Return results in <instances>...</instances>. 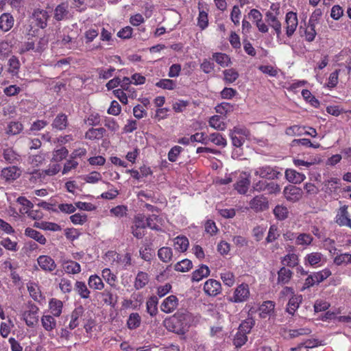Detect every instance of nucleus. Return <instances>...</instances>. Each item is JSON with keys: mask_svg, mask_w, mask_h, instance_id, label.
I'll list each match as a JSON object with an SVG mask.
<instances>
[{"mask_svg": "<svg viewBox=\"0 0 351 351\" xmlns=\"http://www.w3.org/2000/svg\"><path fill=\"white\" fill-rule=\"evenodd\" d=\"M250 296L249 285L246 283H242L237 286L231 297L228 300L234 303H241L248 300Z\"/></svg>", "mask_w": 351, "mask_h": 351, "instance_id": "obj_1", "label": "nucleus"}, {"mask_svg": "<svg viewBox=\"0 0 351 351\" xmlns=\"http://www.w3.org/2000/svg\"><path fill=\"white\" fill-rule=\"evenodd\" d=\"M254 173L256 176L268 180L277 179L281 175V173L278 171L276 167H272L269 165L255 168Z\"/></svg>", "mask_w": 351, "mask_h": 351, "instance_id": "obj_2", "label": "nucleus"}, {"mask_svg": "<svg viewBox=\"0 0 351 351\" xmlns=\"http://www.w3.org/2000/svg\"><path fill=\"white\" fill-rule=\"evenodd\" d=\"M38 311L39 308L34 304L29 306L28 310L23 313V318L27 326L34 327L38 322Z\"/></svg>", "mask_w": 351, "mask_h": 351, "instance_id": "obj_3", "label": "nucleus"}, {"mask_svg": "<svg viewBox=\"0 0 351 351\" xmlns=\"http://www.w3.org/2000/svg\"><path fill=\"white\" fill-rule=\"evenodd\" d=\"M283 193L288 201L295 202L302 198L303 192L300 188L289 185L284 189Z\"/></svg>", "mask_w": 351, "mask_h": 351, "instance_id": "obj_4", "label": "nucleus"}, {"mask_svg": "<svg viewBox=\"0 0 351 351\" xmlns=\"http://www.w3.org/2000/svg\"><path fill=\"white\" fill-rule=\"evenodd\" d=\"M204 291L207 295L216 296L221 292V283L216 280L208 279L204 285Z\"/></svg>", "mask_w": 351, "mask_h": 351, "instance_id": "obj_5", "label": "nucleus"}, {"mask_svg": "<svg viewBox=\"0 0 351 351\" xmlns=\"http://www.w3.org/2000/svg\"><path fill=\"white\" fill-rule=\"evenodd\" d=\"M286 34L288 37H291L295 32L298 25V17L296 13L289 12L286 14Z\"/></svg>", "mask_w": 351, "mask_h": 351, "instance_id": "obj_6", "label": "nucleus"}, {"mask_svg": "<svg viewBox=\"0 0 351 351\" xmlns=\"http://www.w3.org/2000/svg\"><path fill=\"white\" fill-rule=\"evenodd\" d=\"M250 184V174L243 172L240 174L239 180L235 184L234 188L240 194H245L249 189Z\"/></svg>", "mask_w": 351, "mask_h": 351, "instance_id": "obj_7", "label": "nucleus"}, {"mask_svg": "<svg viewBox=\"0 0 351 351\" xmlns=\"http://www.w3.org/2000/svg\"><path fill=\"white\" fill-rule=\"evenodd\" d=\"M37 262L40 267L45 271L51 272L56 267L54 260L47 255L39 256L37 258Z\"/></svg>", "mask_w": 351, "mask_h": 351, "instance_id": "obj_8", "label": "nucleus"}, {"mask_svg": "<svg viewBox=\"0 0 351 351\" xmlns=\"http://www.w3.org/2000/svg\"><path fill=\"white\" fill-rule=\"evenodd\" d=\"M178 305V300L176 295H171L165 298L160 305L162 311L166 313H172Z\"/></svg>", "mask_w": 351, "mask_h": 351, "instance_id": "obj_9", "label": "nucleus"}, {"mask_svg": "<svg viewBox=\"0 0 351 351\" xmlns=\"http://www.w3.org/2000/svg\"><path fill=\"white\" fill-rule=\"evenodd\" d=\"M49 15L46 10L37 9L33 13V19L39 27L44 29L47 27Z\"/></svg>", "mask_w": 351, "mask_h": 351, "instance_id": "obj_10", "label": "nucleus"}, {"mask_svg": "<svg viewBox=\"0 0 351 351\" xmlns=\"http://www.w3.org/2000/svg\"><path fill=\"white\" fill-rule=\"evenodd\" d=\"M163 323L165 326L169 331H172L178 334H184L186 330V329L184 327H181L178 325L179 319L176 316H173L169 319H165Z\"/></svg>", "mask_w": 351, "mask_h": 351, "instance_id": "obj_11", "label": "nucleus"}, {"mask_svg": "<svg viewBox=\"0 0 351 351\" xmlns=\"http://www.w3.org/2000/svg\"><path fill=\"white\" fill-rule=\"evenodd\" d=\"M21 171L16 166L4 168L1 171V176L5 181L16 180L21 176Z\"/></svg>", "mask_w": 351, "mask_h": 351, "instance_id": "obj_12", "label": "nucleus"}, {"mask_svg": "<svg viewBox=\"0 0 351 351\" xmlns=\"http://www.w3.org/2000/svg\"><path fill=\"white\" fill-rule=\"evenodd\" d=\"M14 19L10 13H3L0 16V30L3 32L10 31L14 26Z\"/></svg>", "mask_w": 351, "mask_h": 351, "instance_id": "obj_13", "label": "nucleus"}, {"mask_svg": "<svg viewBox=\"0 0 351 351\" xmlns=\"http://www.w3.org/2000/svg\"><path fill=\"white\" fill-rule=\"evenodd\" d=\"M304 261L311 266L322 265L326 262V258L321 252H314L308 254L305 256Z\"/></svg>", "mask_w": 351, "mask_h": 351, "instance_id": "obj_14", "label": "nucleus"}, {"mask_svg": "<svg viewBox=\"0 0 351 351\" xmlns=\"http://www.w3.org/2000/svg\"><path fill=\"white\" fill-rule=\"evenodd\" d=\"M62 267L64 271L68 274H77L81 272L80 265L72 260H66L62 261Z\"/></svg>", "mask_w": 351, "mask_h": 351, "instance_id": "obj_15", "label": "nucleus"}, {"mask_svg": "<svg viewBox=\"0 0 351 351\" xmlns=\"http://www.w3.org/2000/svg\"><path fill=\"white\" fill-rule=\"evenodd\" d=\"M285 178L289 182L300 184L306 179V176L294 169H288L285 171Z\"/></svg>", "mask_w": 351, "mask_h": 351, "instance_id": "obj_16", "label": "nucleus"}, {"mask_svg": "<svg viewBox=\"0 0 351 351\" xmlns=\"http://www.w3.org/2000/svg\"><path fill=\"white\" fill-rule=\"evenodd\" d=\"M250 206L256 211L266 210L268 208V202L263 196H256L250 202Z\"/></svg>", "mask_w": 351, "mask_h": 351, "instance_id": "obj_17", "label": "nucleus"}, {"mask_svg": "<svg viewBox=\"0 0 351 351\" xmlns=\"http://www.w3.org/2000/svg\"><path fill=\"white\" fill-rule=\"evenodd\" d=\"M347 209L346 206L340 208L339 213L337 215L336 221L340 226H346L351 228V219Z\"/></svg>", "mask_w": 351, "mask_h": 351, "instance_id": "obj_18", "label": "nucleus"}, {"mask_svg": "<svg viewBox=\"0 0 351 351\" xmlns=\"http://www.w3.org/2000/svg\"><path fill=\"white\" fill-rule=\"evenodd\" d=\"M275 303L267 300L264 302L258 308L259 315L261 318H266L271 316L274 311Z\"/></svg>", "mask_w": 351, "mask_h": 351, "instance_id": "obj_19", "label": "nucleus"}, {"mask_svg": "<svg viewBox=\"0 0 351 351\" xmlns=\"http://www.w3.org/2000/svg\"><path fill=\"white\" fill-rule=\"evenodd\" d=\"M69 14V5L67 3H62L58 5L54 10V19L57 21L64 20Z\"/></svg>", "mask_w": 351, "mask_h": 351, "instance_id": "obj_20", "label": "nucleus"}, {"mask_svg": "<svg viewBox=\"0 0 351 351\" xmlns=\"http://www.w3.org/2000/svg\"><path fill=\"white\" fill-rule=\"evenodd\" d=\"M266 21L275 30L277 36L278 37L281 33V23L278 20L276 15L271 12H267L265 15Z\"/></svg>", "mask_w": 351, "mask_h": 351, "instance_id": "obj_21", "label": "nucleus"}, {"mask_svg": "<svg viewBox=\"0 0 351 351\" xmlns=\"http://www.w3.org/2000/svg\"><path fill=\"white\" fill-rule=\"evenodd\" d=\"M68 125V119L65 114H58L51 123V127L58 130H63Z\"/></svg>", "mask_w": 351, "mask_h": 351, "instance_id": "obj_22", "label": "nucleus"}, {"mask_svg": "<svg viewBox=\"0 0 351 351\" xmlns=\"http://www.w3.org/2000/svg\"><path fill=\"white\" fill-rule=\"evenodd\" d=\"M49 308L53 316L60 317L62 312L63 303L60 300L51 298L49 302Z\"/></svg>", "mask_w": 351, "mask_h": 351, "instance_id": "obj_23", "label": "nucleus"}, {"mask_svg": "<svg viewBox=\"0 0 351 351\" xmlns=\"http://www.w3.org/2000/svg\"><path fill=\"white\" fill-rule=\"evenodd\" d=\"M302 301V297L301 295H293L289 300L287 311L291 314L293 315L294 313L297 311L300 304Z\"/></svg>", "mask_w": 351, "mask_h": 351, "instance_id": "obj_24", "label": "nucleus"}, {"mask_svg": "<svg viewBox=\"0 0 351 351\" xmlns=\"http://www.w3.org/2000/svg\"><path fill=\"white\" fill-rule=\"evenodd\" d=\"M210 274V269L208 266L202 265L198 269L192 274L191 280L193 282H199L204 278H206Z\"/></svg>", "mask_w": 351, "mask_h": 351, "instance_id": "obj_25", "label": "nucleus"}, {"mask_svg": "<svg viewBox=\"0 0 351 351\" xmlns=\"http://www.w3.org/2000/svg\"><path fill=\"white\" fill-rule=\"evenodd\" d=\"M40 322L42 326L47 332H51L56 328L57 323L53 315H44L41 317Z\"/></svg>", "mask_w": 351, "mask_h": 351, "instance_id": "obj_26", "label": "nucleus"}, {"mask_svg": "<svg viewBox=\"0 0 351 351\" xmlns=\"http://www.w3.org/2000/svg\"><path fill=\"white\" fill-rule=\"evenodd\" d=\"M84 308L82 306H79L74 309L71 315V320L69 324V328L71 330H73L79 326L80 322L79 318L83 315Z\"/></svg>", "mask_w": 351, "mask_h": 351, "instance_id": "obj_27", "label": "nucleus"}, {"mask_svg": "<svg viewBox=\"0 0 351 351\" xmlns=\"http://www.w3.org/2000/svg\"><path fill=\"white\" fill-rule=\"evenodd\" d=\"M293 272L288 268L282 267L278 271V284H287L291 279Z\"/></svg>", "mask_w": 351, "mask_h": 351, "instance_id": "obj_28", "label": "nucleus"}, {"mask_svg": "<svg viewBox=\"0 0 351 351\" xmlns=\"http://www.w3.org/2000/svg\"><path fill=\"white\" fill-rule=\"evenodd\" d=\"M149 281V278L148 274L144 271H139L136 276L134 286L136 289L138 290L145 287Z\"/></svg>", "mask_w": 351, "mask_h": 351, "instance_id": "obj_29", "label": "nucleus"}, {"mask_svg": "<svg viewBox=\"0 0 351 351\" xmlns=\"http://www.w3.org/2000/svg\"><path fill=\"white\" fill-rule=\"evenodd\" d=\"M25 235L34 239L42 245H45L47 242L45 237L40 232L32 228H27L25 230Z\"/></svg>", "mask_w": 351, "mask_h": 351, "instance_id": "obj_30", "label": "nucleus"}, {"mask_svg": "<svg viewBox=\"0 0 351 351\" xmlns=\"http://www.w3.org/2000/svg\"><path fill=\"white\" fill-rule=\"evenodd\" d=\"M323 184L325 191L328 193H331L339 188L340 180L337 178H330L326 180Z\"/></svg>", "mask_w": 351, "mask_h": 351, "instance_id": "obj_31", "label": "nucleus"}, {"mask_svg": "<svg viewBox=\"0 0 351 351\" xmlns=\"http://www.w3.org/2000/svg\"><path fill=\"white\" fill-rule=\"evenodd\" d=\"M74 290L83 299H87L90 297V291L84 282L76 281L74 286Z\"/></svg>", "mask_w": 351, "mask_h": 351, "instance_id": "obj_32", "label": "nucleus"}, {"mask_svg": "<svg viewBox=\"0 0 351 351\" xmlns=\"http://www.w3.org/2000/svg\"><path fill=\"white\" fill-rule=\"evenodd\" d=\"M106 133L104 128H90L85 134V138L89 140L101 139Z\"/></svg>", "mask_w": 351, "mask_h": 351, "instance_id": "obj_33", "label": "nucleus"}, {"mask_svg": "<svg viewBox=\"0 0 351 351\" xmlns=\"http://www.w3.org/2000/svg\"><path fill=\"white\" fill-rule=\"evenodd\" d=\"M158 256L163 263H169L173 260V251L169 247H160L158 251Z\"/></svg>", "mask_w": 351, "mask_h": 351, "instance_id": "obj_34", "label": "nucleus"}, {"mask_svg": "<svg viewBox=\"0 0 351 351\" xmlns=\"http://www.w3.org/2000/svg\"><path fill=\"white\" fill-rule=\"evenodd\" d=\"M88 284L90 288L95 290H102L104 288L101 278L96 274L89 276Z\"/></svg>", "mask_w": 351, "mask_h": 351, "instance_id": "obj_35", "label": "nucleus"}, {"mask_svg": "<svg viewBox=\"0 0 351 351\" xmlns=\"http://www.w3.org/2000/svg\"><path fill=\"white\" fill-rule=\"evenodd\" d=\"M208 141L222 147H226L227 145V141L223 136L221 134L217 132L207 136V142L208 143Z\"/></svg>", "mask_w": 351, "mask_h": 351, "instance_id": "obj_36", "label": "nucleus"}, {"mask_svg": "<svg viewBox=\"0 0 351 351\" xmlns=\"http://www.w3.org/2000/svg\"><path fill=\"white\" fill-rule=\"evenodd\" d=\"M189 240L185 237H177L174 239V247L180 252H185L189 247Z\"/></svg>", "mask_w": 351, "mask_h": 351, "instance_id": "obj_37", "label": "nucleus"}, {"mask_svg": "<svg viewBox=\"0 0 351 351\" xmlns=\"http://www.w3.org/2000/svg\"><path fill=\"white\" fill-rule=\"evenodd\" d=\"M213 59L221 66L226 67L230 65V58L228 55L223 53H215L213 55Z\"/></svg>", "mask_w": 351, "mask_h": 351, "instance_id": "obj_38", "label": "nucleus"}, {"mask_svg": "<svg viewBox=\"0 0 351 351\" xmlns=\"http://www.w3.org/2000/svg\"><path fill=\"white\" fill-rule=\"evenodd\" d=\"M333 263L337 266L350 264L351 254L348 252L338 254L334 258Z\"/></svg>", "mask_w": 351, "mask_h": 351, "instance_id": "obj_39", "label": "nucleus"}, {"mask_svg": "<svg viewBox=\"0 0 351 351\" xmlns=\"http://www.w3.org/2000/svg\"><path fill=\"white\" fill-rule=\"evenodd\" d=\"M313 240L310 234L300 233L297 234L295 245L302 246L310 245Z\"/></svg>", "mask_w": 351, "mask_h": 351, "instance_id": "obj_40", "label": "nucleus"}, {"mask_svg": "<svg viewBox=\"0 0 351 351\" xmlns=\"http://www.w3.org/2000/svg\"><path fill=\"white\" fill-rule=\"evenodd\" d=\"M223 80L227 84L234 82L239 77V73L234 69H226L223 71Z\"/></svg>", "mask_w": 351, "mask_h": 351, "instance_id": "obj_41", "label": "nucleus"}, {"mask_svg": "<svg viewBox=\"0 0 351 351\" xmlns=\"http://www.w3.org/2000/svg\"><path fill=\"white\" fill-rule=\"evenodd\" d=\"M209 125L217 130H224L226 128V123L218 115H214L210 118Z\"/></svg>", "mask_w": 351, "mask_h": 351, "instance_id": "obj_42", "label": "nucleus"}, {"mask_svg": "<svg viewBox=\"0 0 351 351\" xmlns=\"http://www.w3.org/2000/svg\"><path fill=\"white\" fill-rule=\"evenodd\" d=\"M282 263L287 267H294L298 264V256L295 254H288L282 258Z\"/></svg>", "mask_w": 351, "mask_h": 351, "instance_id": "obj_43", "label": "nucleus"}, {"mask_svg": "<svg viewBox=\"0 0 351 351\" xmlns=\"http://www.w3.org/2000/svg\"><path fill=\"white\" fill-rule=\"evenodd\" d=\"M274 214L278 220H284L288 217L289 210L286 206L278 205L274 209Z\"/></svg>", "mask_w": 351, "mask_h": 351, "instance_id": "obj_44", "label": "nucleus"}, {"mask_svg": "<svg viewBox=\"0 0 351 351\" xmlns=\"http://www.w3.org/2000/svg\"><path fill=\"white\" fill-rule=\"evenodd\" d=\"M102 278L111 287L115 286L117 280V276L112 274L110 269L106 268L102 270L101 272Z\"/></svg>", "mask_w": 351, "mask_h": 351, "instance_id": "obj_45", "label": "nucleus"}, {"mask_svg": "<svg viewBox=\"0 0 351 351\" xmlns=\"http://www.w3.org/2000/svg\"><path fill=\"white\" fill-rule=\"evenodd\" d=\"M158 299L156 297H151L147 302V311L151 316H154L158 312Z\"/></svg>", "mask_w": 351, "mask_h": 351, "instance_id": "obj_46", "label": "nucleus"}, {"mask_svg": "<svg viewBox=\"0 0 351 351\" xmlns=\"http://www.w3.org/2000/svg\"><path fill=\"white\" fill-rule=\"evenodd\" d=\"M193 267L191 261L184 259L175 265V270L180 272H186L191 269Z\"/></svg>", "mask_w": 351, "mask_h": 351, "instance_id": "obj_47", "label": "nucleus"}, {"mask_svg": "<svg viewBox=\"0 0 351 351\" xmlns=\"http://www.w3.org/2000/svg\"><path fill=\"white\" fill-rule=\"evenodd\" d=\"M68 154L69 152L66 147H61L53 152L51 160L55 162H60L68 156Z\"/></svg>", "mask_w": 351, "mask_h": 351, "instance_id": "obj_48", "label": "nucleus"}, {"mask_svg": "<svg viewBox=\"0 0 351 351\" xmlns=\"http://www.w3.org/2000/svg\"><path fill=\"white\" fill-rule=\"evenodd\" d=\"M315 24L308 23L304 30L305 39L308 42H312L316 36Z\"/></svg>", "mask_w": 351, "mask_h": 351, "instance_id": "obj_49", "label": "nucleus"}, {"mask_svg": "<svg viewBox=\"0 0 351 351\" xmlns=\"http://www.w3.org/2000/svg\"><path fill=\"white\" fill-rule=\"evenodd\" d=\"M141 317L137 313H133L129 316L127 324L130 329H134L139 326Z\"/></svg>", "mask_w": 351, "mask_h": 351, "instance_id": "obj_50", "label": "nucleus"}, {"mask_svg": "<svg viewBox=\"0 0 351 351\" xmlns=\"http://www.w3.org/2000/svg\"><path fill=\"white\" fill-rule=\"evenodd\" d=\"M3 158L8 162H14L19 160V155L17 154L12 148H8L3 151Z\"/></svg>", "mask_w": 351, "mask_h": 351, "instance_id": "obj_51", "label": "nucleus"}, {"mask_svg": "<svg viewBox=\"0 0 351 351\" xmlns=\"http://www.w3.org/2000/svg\"><path fill=\"white\" fill-rule=\"evenodd\" d=\"M23 129V126L21 123L18 121L11 122L8 125L7 133L12 135H16L19 134Z\"/></svg>", "mask_w": 351, "mask_h": 351, "instance_id": "obj_52", "label": "nucleus"}, {"mask_svg": "<svg viewBox=\"0 0 351 351\" xmlns=\"http://www.w3.org/2000/svg\"><path fill=\"white\" fill-rule=\"evenodd\" d=\"M313 274V278H315V281L319 284L328 278L332 273L329 269L326 268L322 271L314 272Z\"/></svg>", "mask_w": 351, "mask_h": 351, "instance_id": "obj_53", "label": "nucleus"}, {"mask_svg": "<svg viewBox=\"0 0 351 351\" xmlns=\"http://www.w3.org/2000/svg\"><path fill=\"white\" fill-rule=\"evenodd\" d=\"M145 219L147 227L153 230L159 229L158 224L160 223V219H159V217L157 215H152L148 217H145Z\"/></svg>", "mask_w": 351, "mask_h": 351, "instance_id": "obj_54", "label": "nucleus"}, {"mask_svg": "<svg viewBox=\"0 0 351 351\" xmlns=\"http://www.w3.org/2000/svg\"><path fill=\"white\" fill-rule=\"evenodd\" d=\"M156 86L163 89L173 90L175 88L176 84L172 80L162 79L156 82Z\"/></svg>", "mask_w": 351, "mask_h": 351, "instance_id": "obj_55", "label": "nucleus"}, {"mask_svg": "<svg viewBox=\"0 0 351 351\" xmlns=\"http://www.w3.org/2000/svg\"><path fill=\"white\" fill-rule=\"evenodd\" d=\"M59 287L62 293H69L71 292L73 289L72 282L69 279L62 278L60 279Z\"/></svg>", "mask_w": 351, "mask_h": 351, "instance_id": "obj_56", "label": "nucleus"}, {"mask_svg": "<svg viewBox=\"0 0 351 351\" xmlns=\"http://www.w3.org/2000/svg\"><path fill=\"white\" fill-rule=\"evenodd\" d=\"M247 341V337L245 332L238 331L233 340L234 345L237 348H240L243 346Z\"/></svg>", "mask_w": 351, "mask_h": 351, "instance_id": "obj_57", "label": "nucleus"}, {"mask_svg": "<svg viewBox=\"0 0 351 351\" xmlns=\"http://www.w3.org/2000/svg\"><path fill=\"white\" fill-rule=\"evenodd\" d=\"M221 279L222 280L224 285L229 287L233 286L235 282L234 275L230 271H225L221 273Z\"/></svg>", "mask_w": 351, "mask_h": 351, "instance_id": "obj_58", "label": "nucleus"}, {"mask_svg": "<svg viewBox=\"0 0 351 351\" xmlns=\"http://www.w3.org/2000/svg\"><path fill=\"white\" fill-rule=\"evenodd\" d=\"M16 202L23 207V209L20 210L22 213H28L29 209L33 207V204L25 197H19Z\"/></svg>", "mask_w": 351, "mask_h": 351, "instance_id": "obj_59", "label": "nucleus"}, {"mask_svg": "<svg viewBox=\"0 0 351 351\" xmlns=\"http://www.w3.org/2000/svg\"><path fill=\"white\" fill-rule=\"evenodd\" d=\"M9 72L12 74H17L20 68V62L15 56L11 57L8 60Z\"/></svg>", "mask_w": 351, "mask_h": 351, "instance_id": "obj_60", "label": "nucleus"}, {"mask_svg": "<svg viewBox=\"0 0 351 351\" xmlns=\"http://www.w3.org/2000/svg\"><path fill=\"white\" fill-rule=\"evenodd\" d=\"M110 213L117 217H123L127 215L128 208L123 205L117 206L110 210Z\"/></svg>", "mask_w": 351, "mask_h": 351, "instance_id": "obj_61", "label": "nucleus"}, {"mask_svg": "<svg viewBox=\"0 0 351 351\" xmlns=\"http://www.w3.org/2000/svg\"><path fill=\"white\" fill-rule=\"evenodd\" d=\"M28 291L34 300H38L40 296V291L37 285L34 283H29L27 285Z\"/></svg>", "mask_w": 351, "mask_h": 351, "instance_id": "obj_62", "label": "nucleus"}, {"mask_svg": "<svg viewBox=\"0 0 351 351\" xmlns=\"http://www.w3.org/2000/svg\"><path fill=\"white\" fill-rule=\"evenodd\" d=\"M233 106L228 102H222L215 107V110L217 113L225 114L229 112L232 111Z\"/></svg>", "mask_w": 351, "mask_h": 351, "instance_id": "obj_63", "label": "nucleus"}, {"mask_svg": "<svg viewBox=\"0 0 351 351\" xmlns=\"http://www.w3.org/2000/svg\"><path fill=\"white\" fill-rule=\"evenodd\" d=\"M104 125L108 130L114 132H117L119 129V124L113 118L111 117H106L104 119Z\"/></svg>", "mask_w": 351, "mask_h": 351, "instance_id": "obj_64", "label": "nucleus"}]
</instances>
